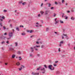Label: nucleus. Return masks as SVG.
Returning <instances> with one entry per match:
<instances>
[{
    "instance_id": "38",
    "label": "nucleus",
    "mask_w": 75,
    "mask_h": 75,
    "mask_svg": "<svg viewBox=\"0 0 75 75\" xmlns=\"http://www.w3.org/2000/svg\"><path fill=\"white\" fill-rule=\"evenodd\" d=\"M58 61H55V63H58Z\"/></svg>"
},
{
    "instance_id": "40",
    "label": "nucleus",
    "mask_w": 75,
    "mask_h": 75,
    "mask_svg": "<svg viewBox=\"0 0 75 75\" xmlns=\"http://www.w3.org/2000/svg\"><path fill=\"white\" fill-rule=\"evenodd\" d=\"M64 0H62V3H64Z\"/></svg>"
},
{
    "instance_id": "8",
    "label": "nucleus",
    "mask_w": 75,
    "mask_h": 75,
    "mask_svg": "<svg viewBox=\"0 0 75 75\" xmlns=\"http://www.w3.org/2000/svg\"><path fill=\"white\" fill-rule=\"evenodd\" d=\"M33 31H34L32 30H28L27 31V32H28V33H33Z\"/></svg>"
},
{
    "instance_id": "27",
    "label": "nucleus",
    "mask_w": 75,
    "mask_h": 75,
    "mask_svg": "<svg viewBox=\"0 0 75 75\" xmlns=\"http://www.w3.org/2000/svg\"><path fill=\"white\" fill-rule=\"evenodd\" d=\"M48 4H49L48 7H50L51 6V4H50V3H49Z\"/></svg>"
},
{
    "instance_id": "60",
    "label": "nucleus",
    "mask_w": 75,
    "mask_h": 75,
    "mask_svg": "<svg viewBox=\"0 0 75 75\" xmlns=\"http://www.w3.org/2000/svg\"><path fill=\"white\" fill-rule=\"evenodd\" d=\"M71 12H74V10H71Z\"/></svg>"
},
{
    "instance_id": "16",
    "label": "nucleus",
    "mask_w": 75,
    "mask_h": 75,
    "mask_svg": "<svg viewBox=\"0 0 75 75\" xmlns=\"http://www.w3.org/2000/svg\"><path fill=\"white\" fill-rule=\"evenodd\" d=\"M30 49L32 50L31 52H33V51H34V49H33V47H31Z\"/></svg>"
},
{
    "instance_id": "41",
    "label": "nucleus",
    "mask_w": 75,
    "mask_h": 75,
    "mask_svg": "<svg viewBox=\"0 0 75 75\" xmlns=\"http://www.w3.org/2000/svg\"><path fill=\"white\" fill-rule=\"evenodd\" d=\"M21 34L22 35H25V33H22Z\"/></svg>"
},
{
    "instance_id": "61",
    "label": "nucleus",
    "mask_w": 75,
    "mask_h": 75,
    "mask_svg": "<svg viewBox=\"0 0 75 75\" xmlns=\"http://www.w3.org/2000/svg\"><path fill=\"white\" fill-rule=\"evenodd\" d=\"M10 27H12V25L11 24L10 25Z\"/></svg>"
},
{
    "instance_id": "2",
    "label": "nucleus",
    "mask_w": 75,
    "mask_h": 75,
    "mask_svg": "<svg viewBox=\"0 0 75 75\" xmlns=\"http://www.w3.org/2000/svg\"><path fill=\"white\" fill-rule=\"evenodd\" d=\"M41 71H42V74H45V68H43L40 69Z\"/></svg>"
},
{
    "instance_id": "7",
    "label": "nucleus",
    "mask_w": 75,
    "mask_h": 75,
    "mask_svg": "<svg viewBox=\"0 0 75 75\" xmlns=\"http://www.w3.org/2000/svg\"><path fill=\"white\" fill-rule=\"evenodd\" d=\"M9 50H11V51H15V50H14V49L12 47L9 48Z\"/></svg>"
},
{
    "instance_id": "36",
    "label": "nucleus",
    "mask_w": 75,
    "mask_h": 75,
    "mask_svg": "<svg viewBox=\"0 0 75 75\" xmlns=\"http://www.w3.org/2000/svg\"><path fill=\"white\" fill-rule=\"evenodd\" d=\"M20 27H22L23 28L24 27V26L23 25H20Z\"/></svg>"
},
{
    "instance_id": "59",
    "label": "nucleus",
    "mask_w": 75,
    "mask_h": 75,
    "mask_svg": "<svg viewBox=\"0 0 75 75\" xmlns=\"http://www.w3.org/2000/svg\"><path fill=\"white\" fill-rule=\"evenodd\" d=\"M35 26L37 27H39V26H38V25H36Z\"/></svg>"
},
{
    "instance_id": "28",
    "label": "nucleus",
    "mask_w": 75,
    "mask_h": 75,
    "mask_svg": "<svg viewBox=\"0 0 75 75\" xmlns=\"http://www.w3.org/2000/svg\"><path fill=\"white\" fill-rule=\"evenodd\" d=\"M39 68H37V71H39V70H40V68H41V67H39Z\"/></svg>"
},
{
    "instance_id": "23",
    "label": "nucleus",
    "mask_w": 75,
    "mask_h": 75,
    "mask_svg": "<svg viewBox=\"0 0 75 75\" xmlns=\"http://www.w3.org/2000/svg\"><path fill=\"white\" fill-rule=\"evenodd\" d=\"M19 58H20L19 59L20 61V60H21V59H22V58H21V57H19Z\"/></svg>"
},
{
    "instance_id": "35",
    "label": "nucleus",
    "mask_w": 75,
    "mask_h": 75,
    "mask_svg": "<svg viewBox=\"0 0 75 75\" xmlns=\"http://www.w3.org/2000/svg\"><path fill=\"white\" fill-rule=\"evenodd\" d=\"M21 67H22V68H24V67H25L24 66H23V65H21Z\"/></svg>"
},
{
    "instance_id": "45",
    "label": "nucleus",
    "mask_w": 75,
    "mask_h": 75,
    "mask_svg": "<svg viewBox=\"0 0 75 75\" xmlns=\"http://www.w3.org/2000/svg\"><path fill=\"white\" fill-rule=\"evenodd\" d=\"M7 12V10H4V13H6V12Z\"/></svg>"
},
{
    "instance_id": "54",
    "label": "nucleus",
    "mask_w": 75,
    "mask_h": 75,
    "mask_svg": "<svg viewBox=\"0 0 75 75\" xmlns=\"http://www.w3.org/2000/svg\"><path fill=\"white\" fill-rule=\"evenodd\" d=\"M3 28H4V30H5V29H6V28L4 26V27H3Z\"/></svg>"
},
{
    "instance_id": "13",
    "label": "nucleus",
    "mask_w": 75,
    "mask_h": 75,
    "mask_svg": "<svg viewBox=\"0 0 75 75\" xmlns=\"http://www.w3.org/2000/svg\"><path fill=\"white\" fill-rule=\"evenodd\" d=\"M15 57H16V55L13 54L12 55V58H15Z\"/></svg>"
},
{
    "instance_id": "46",
    "label": "nucleus",
    "mask_w": 75,
    "mask_h": 75,
    "mask_svg": "<svg viewBox=\"0 0 75 75\" xmlns=\"http://www.w3.org/2000/svg\"><path fill=\"white\" fill-rule=\"evenodd\" d=\"M54 67H57V65H56L55 64H54Z\"/></svg>"
},
{
    "instance_id": "44",
    "label": "nucleus",
    "mask_w": 75,
    "mask_h": 75,
    "mask_svg": "<svg viewBox=\"0 0 75 75\" xmlns=\"http://www.w3.org/2000/svg\"><path fill=\"white\" fill-rule=\"evenodd\" d=\"M39 42H36V43L37 44H39Z\"/></svg>"
},
{
    "instance_id": "56",
    "label": "nucleus",
    "mask_w": 75,
    "mask_h": 75,
    "mask_svg": "<svg viewBox=\"0 0 75 75\" xmlns=\"http://www.w3.org/2000/svg\"><path fill=\"white\" fill-rule=\"evenodd\" d=\"M2 18L3 19H4V17L3 16L2 17Z\"/></svg>"
},
{
    "instance_id": "33",
    "label": "nucleus",
    "mask_w": 75,
    "mask_h": 75,
    "mask_svg": "<svg viewBox=\"0 0 75 75\" xmlns=\"http://www.w3.org/2000/svg\"><path fill=\"white\" fill-rule=\"evenodd\" d=\"M40 54H37V57H40Z\"/></svg>"
},
{
    "instance_id": "39",
    "label": "nucleus",
    "mask_w": 75,
    "mask_h": 75,
    "mask_svg": "<svg viewBox=\"0 0 75 75\" xmlns=\"http://www.w3.org/2000/svg\"><path fill=\"white\" fill-rule=\"evenodd\" d=\"M36 47H37V48H38V47H40V46L36 45Z\"/></svg>"
},
{
    "instance_id": "6",
    "label": "nucleus",
    "mask_w": 75,
    "mask_h": 75,
    "mask_svg": "<svg viewBox=\"0 0 75 75\" xmlns=\"http://www.w3.org/2000/svg\"><path fill=\"white\" fill-rule=\"evenodd\" d=\"M17 54H18V55H21V54H22V53L21 51H18L17 52Z\"/></svg>"
},
{
    "instance_id": "62",
    "label": "nucleus",
    "mask_w": 75,
    "mask_h": 75,
    "mask_svg": "<svg viewBox=\"0 0 75 75\" xmlns=\"http://www.w3.org/2000/svg\"><path fill=\"white\" fill-rule=\"evenodd\" d=\"M6 43H7V44H9V42H8V41H7L6 42Z\"/></svg>"
},
{
    "instance_id": "34",
    "label": "nucleus",
    "mask_w": 75,
    "mask_h": 75,
    "mask_svg": "<svg viewBox=\"0 0 75 75\" xmlns=\"http://www.w3.org/2000/svg\"><path fill=\"white\" fill-rule=\"evenodd\" d=\"M22 69V67H21V68H19V71H21Z\"/></svg>"
},
{
    "instance_id": "15",
    "label": "nucleus",
    "mask_w": 75,
    "mask_h": 75,
    "mask_svg": "<svg viewBox=\"0 0 75 75\" xmlns=\"http://www.w3.org/2000/svg\"><path fill=\"white\" fill-rule=\"evenodd\" d=\"M16 30H17V31H20V29H19V28H18V27L16 28Z\"/></svg>"
},
{
    "instance_id": "12",
    "label": "nucleus",
    "mask_w": 75,
    "mask_h": 75,
    "mask_svg": "<svg viewBox=\"0 0 75 75\" xmlns=\"http://www.w3.org/2000/svg\"><path fill=\"white\" fill-rule=\"evenodd\" d=\"M26 4V2H22V5L23 6H25V4Z\"/></svg>"
},
{
    "instance_id": "26",
    "label": "nucleus",
    "mask_w": 75,
    "mask_h": 75,
    "mask_svg": "<svg viewBox=\"0 0 75 75\" xmlns=\"http://www.w3.org/2000/svg\"><path fill=\"white\" fill-rule=\"evenodd\" d=\"M2 24L3 23H0V25H1V27H2V26H3V25H2Z\"/></svg>"
},
{
    "instance_id": "9",
    "label": "nucleus",
    "mask_w": 75,
    "mask_h": 75,
    "mask_svg": "<svg viewBox=\"0 0 75 75\" xmlns=\"http://www.w3.org/2000/svg\"><path fill=\"white\" fill-rule=\"evenodd\" d=\"M16 65H17L18 67H19V66H20V63L19 62H18L17 63H16Z\"/></svg>"
},
{
    "instance_id": "24",
    "label": "nucleus",
    "mask_w": 75,
    "mask_h": 75,
    "mask_svg": "<svg viewBox=\"0 0 75 75\" xmlns=\"http://www.w3.org/2000/svg\"><path fill=\"white\" fill-rule=\"evenodd\" d=\"M60 23H64V22H63V21H62L61 20L60 21Z\"/></svg>"
},
{
    "instance_id": "43",
    "label": "nucleus",
    "mask_w": 75,
    "mask_h": 75,
    "mask_svg": "<svg viewBox=\"0 0 75 75\" xmlns=\"http://www.w3.org/2000/svg\"><path fill=\"white\" fill-rule=\"evenodd\" d=\"M11 37H9V38H7V40H10L11 38Z\"/></svg>"
},
{
    "instance_id": "47",
    "label": "nucleus",
    "mask_w": 75,
    "mask_h": 75,
    "mask_svg": "<svg viewBox=\"0 0 75 75\" xmlns=\"http://www.w3.org/2000/svg\"><path fill=\"white\" fill-rule=\"evenodd\" d=\"M67 13H70V11H67Z\"/></svg>"
},
{
    "instance_id": "55",
    "label": "nucleus",
    "mask_w": 75,
    "mask_h": 75,
    "mask_svg": "<svg viewBox=\"0 0 75 75\" xmlns=\"http://www.w3.org/2000/svg\"><path fill=\"white\" fill-rule=\"evenodd\" d=\"M4 35H7V33H6L4 34Z\"/></svg>"
},
{
    "instance_id": "37",
    "label": "nucleus",
    "mask_w": 75,
    "mask_h": 75,
    "mask_svg": "<svg viewBox=\"0 0 75 75\" xmlns=\"http://www.w3.org/2000/svg\"><path fill=\"white\" fill-rule=\"evenodd\" d=\"M49 30V29L48 28H46V31H48Z\"/></svg>"
},
{
    "instance_id": "42",
    "label": "nucleus",
    "mask_w": 75,
    "mask_h": 75,
    "mask_svg": "<svg viewBox=\"0 0 75 75\" xmlns=\"http://www.w3.org/2000/svg\"><path fill=\"white\" fill-rule=\"evenodd\" d=\"M65 55H62V58H64V57H65Z\"/></svg>"
},
{
    "instance_id": "31",
    "label": "nucleus",
    "mask_w": 75,
    "mask_h": 75,
    "mask_svg": "<svg viewBox=\"0 0 75 75\" xmlns=\"http://www.w3.org/2000/svg\"><path fill=\"white\" fill-rule=\"evenodd\" d=\"M44 45H42L41 46V48H44Z\"/></svg>"
},
{
    "instance_id": "64",
    "label": "nucleus",
    "mask_w": 75,
    "mask_h": 75,
    "mask_svg": "<svg viewBox=\"0 0 75 75\" xmlns=\"http://www.w3.org/2000/svg\"><path fill=\"white\" fill-rule=\"evenodd\" d=\"M63 35H64V36H67V35L66 34H63Z\"/></svg>"
},
{
    "instance_id": "53",
    "label": "nucleus",
    "mask_w": 75,
    "mask_h": 75,
    "mask_svg": "<svg viewBox=\"0 0 75 75\" xmlns=\"http://www.w3.org/2000/svg\"><path fill=\"white\" fill-rule=\"evenodd\" d=\"M53 8H54L53 7H51V10H52V9H53Z\"/></svg>"
},
{
    "instance_id": "57",
    "label": "nucleus",
    "mask_w": 75,
    "mask_h": 75,
    "mask_svg": "<svg viewBox=\"0 0 75 75\" xmlns=\"http://www.w3.org/2000/svg\"><path fill=\"white\" fill-rule=\"evenodd\" d=\"M39 42L40 43V44H42V42Z\"/></svg>"
},
{
    "instance_id": "52",
    "label": "nucleus",
    "mask_w": 75,
    "mask_h": 75,
    "mask_svg": "<svg viewBox=\"0 0 75 75\" xmlns=\"http://www.w3.org/2000/svg\"><path fill=\"white\" fill-rule=\"evenodd\" d=\"M4 43V41H3V42H1V44H3Z\"/></svg>"
},
{
    "instance_id": "58",
    "label": "nucleus",
    "mask_w": 75,
    "mask_h": 75,
    "mask_svg": "<svg viewBox=\"0 0 75 75\" xmlns=\"http://www.w3.org/2000/svg\"><path fill=\"white\" fill-rule=\"evenodd\" d=\"M33 37H34V36H33V35L31 36H30V38H33Z\"/></svg>"
},
{
    "instance_id": "4",
    "label": "nucleus",
    "mask_w": 75,
    "mask_h": 75,
    "mask_svg": "<svg viewBox=\"0 0 75 75\" xmlns=\"http://www.w3.org/2000/svg\"><path fill=\"white\" fill-rule=\"evenodd\" d=\"M32 75H39V73H36V72H32Z\"/></svg>"
},
{
    "instance_id": "1",
    "label": "nucleus",
    "mask_w": 75,
    "mask_h": 75,
    "mask_svg": "<svg viewBox=\"0 0 75 75\" xmlns=\"http://www.w3.org/2000/svg\"><path fill=\"white\" fill-rule=\"evenodd\" d=\"M52 65H49L48 67V68H49V69L51 70V71H53V70H54V67H53L52 68Z\"/></svg>"
},
{
    "instance_id": "30",
    "label": "nucleus",
    "mask_w": 75,
    "mask_h": 75,
    "mask_svg": "<svg viewBox=\"0 0 75 75\" xmlns=\"http://www.w3.org/2000/svg\"><path fill=\"white\" fill-rule=\"evenodd\" d=\"M57 15V14H55V13H54V15H53V16L54 17H55L56 16V15Z\"/></svg>"
},
{
    "instance_id": "19",
    "label": "nucleus",
    "mask_w": 75,
    "mask_h": 75,
    "mask_svg": "<svg viewBox=\"0 0 75 75\" xmlns=\"http://www.w3.org/2000/svg\"><path fill=\"white\" fill-rule=\"evenodd\" d=\"M64 17H65V19L66 20H67V19H68V17L67 16H64Z\"/></svg>"
},
{
    "instance_id": "49",
    "label": "nucleus",
    "mask_w": 75,
    "mask_h": 75,
    "mask_svg": "<svg viewBox=\"0 0 75 75\" xmlns=\"http://www.w3.org/2000/svg\"><path fill=\"white\" fill-rule=\"evenodd\" d=\"M58 51H59V52H60L61 51V50H60V48H59Z\"/></svg>"
},
{
    "instance_id": "5",
    "label": "nucleus",
    "mask_w": 75,
    "mask_h": 75,
    "mask_svg": "<svg viewBox=\"0 0 75 75\" xmlns=\"http://www.w3.org/2000/svg\"><path fill=\"white\" fill-rule=\"evenodd\" d=\"M63 44H64V42L63 41L60 42L59 46L60 47H62V45H61Z\"/></svg>"
},
{
    "instance_id": "11",
    "label": "nucleus",
    "mask_w": 75,
    "mask_h": 75,
    "mask_svg": "<svg viewBox=\"0 0 75 75\" xmlns=\"http://www.w3.org/2000/svg\"><path fill=\"white\" fill-rule=\"evenodd\" d=\"M23 2V1H20L18 2V3L19 4H22Z\"/></svg>"
},
{
    "instance_id": "20",
    "label": "nucleus",
    "mask_w": 75,
    "mask_h": 75,
    "mask_svg": "<svg viewBox=\"0 0 75 75\" xmlns=\"http://www.w3.org/2000/svg\"><path fill=\"white\" fill-rule=\"evenodd\" d=\"M15 46H17L18 45V43L17 42H16L15 43Z\"/></svg>"
},
{
    "instance_id": "32",
    "label": "nucleus",
    "mask_w": 75,
    "mask_h": 75,
    "mask_svg": "<svg viewBox=\"0 0 75 75\" xmlns=\"http://www.w3.org/2000/svg\"><path fill=\"white\" fill-rule=\"evenodd\" d=\"M44 67H45V68H47V66L46 65H44Z\"/></svg>"
},
{
    "instance_id": "48",
    "label": "nucleus",
    "mask_w": 75,
    "mask_h": 75,
    "mask_svg": "<svg viewBox=\"0 0 75 75\" xmlns=\"http://www.w3.org/2000/svg\"><path fill=\"white\" fill-rule=\"evenodd\" d=\"M37 48V47L36 46H34L33 48Z\"/></svg>"
},
{
    "instance_id": "51",
    "label": "nucleus",
    "mask_w": 75,
    "mask_h": 75,
    "mask_svg": "<svg viewBox=\"0 0 75 75\" xmlns=\"http://www.w3.org/2000/svg\"><path fill=\"white\" fill-rule=\"evenodd\" d=\"M42 6H43V3H42L41 4V6L42 7Z\"/></svg>"
},
{
    "instance_id": "14",
    "label": "nucleus",
    "mask_w": 75,
    "mask_h": 75,
    "mask_svg": "<svg viewBox=\"0 0 75 75\" xmlns=\"http://www.w3.org/2000/svg\"><path fill=\"white\" fill-rule=\"evenodd\" d=\"M71 20H75V18H74L73 17H72L71 18Z\"/></svg>"
},
{
    "instance_id": "50",
    "label": "nucleus",
    "mask_w": 75,
    "mask_h": 75,
    "mask_svg": "<svg viewBox=\"0 0 75 75\" xmlns=\"http://www.w3.org/2000/svg\"><path fill=\"white\" fill-rule=\"evenodd\" d=\"M68 46H69V47H70V44H68Z\"/></svg>"
},
{
    "instance_id": "63",
    "label": "nucleus",
    "mask_w": 75,
    "mask_h": 75,
    "mask_svg": "<svg viewBox=\"0 0 75 75\" xmlns=\"http://www.w3.org/2000/svg\"><path fill=\"white\" fill-rule=\"evenodd\" d=\"M2 50H4L3 47H2Z\"/></svg>"
},
{
    "instance_id": "21",
    "label": "nucleus",
    "mask_w": 75,
    "mask_h": 75,
    "mask_svg": "<svg viewBox=\"0 0 75 75\" xmlns=\"http://www.w3.org/2000/svg\"><path fill=\"white\" fill-rule=\"evenodd\" d=\"M55 21V24H57V23H58V21Z\"/></svg>"
},
{
    "instance_id": "17",
    "label": "nucleus",
    "mask_w": 75,
    "mask_h": 75,
    "mask_svg": "<svg viewBox=\"0 0 75 75\" xmlns=\"http://www.w3.org/2000/svg\"><path fill=\"white\" fill-rule=\"evenodd\" d=\"M40 13H41V15H42V14L44 13V12L43 11H40Z\"/></svg>"
},
{
    "instance_id": "10",
    "label": "nucleus",
    "mask_w": 75,
    "mask_h": 75,
    "mask_svg": "<svg viewBox=\"0 0 75 75\" xmlns=\"http://www.w3.org/2000/svg\"><path fill=\"white\" fill-rule=\"evenodd\" d=\"M48 12H49V11H46L45 12V15H47L48 14Z\"/></svg>"
},
{
    "instance_id": "29",
    "label": "nucleus",
    "mask_w": 75,
    "mask_h": 75,
    "mask_svg": "<svg viewBox=\"0 0 75 75\" xmlns=\"http://www.w3.org/2000/svg\"><path fill=\"white\" fill-rule=\"evenodd\" d=\"M64 15H65V14H64V13H63L62 14V17H64Z\"/></svg>"
},
{
    "instance_id": "22",
    "label": "nucleus",
    "mask_w": 75,
    "mask_h": 75,
    "mask_svg": "<svg viewBox=\"0 0 75 75\" xmlns=\"http://www.w3.org/2000/svg\"><path fill=\"white\" fill-rule=\"evenodd\" d=\"M58 4H59V6H61V3L60 2H59L58 3Z\"/></svg>"
},
{
    "instance_id": "25",
    "label": "nucleus",
    "mask_w": 75,
    "mask_h": 75,
    "mask_svg": "<svg viewBox=\"0 0 75 75\" xmlns=\"http://www.w3.org/2000/svg\"><path fill=\"white\" fill-rule=\"evenodd\" d=\"M30 57H33V54H30Z\"/></svg>"
},
{
    "instance_id": "3",
    "label": "nucleus",
    "mask_w": 75,
    "mask_h": 75,
    "mask_svg": "<svg viewBox=\"0 0 75 75\" xmlns=\"http://www.w3.org/2000/svg\"><path fill=\"white\" fill-rule=\"evenodd\" d=\"M9 37H12L13 36V32L9 33Z\"/></svg>"
},
{
    "instance_id": "18",
    "label": "nucleus",
    "mask_w": 75,
    "mask_h": 75,
    "mask_svg": "<svg viewBox=\"0 0 75 75\" xmlns=\"http://www.w3.org/2000/svg\"><path fill=\"white\" fill-rule=\"evenodd\" d=\"M59 71H57L56 72V74L57 75H58V74H59Z\"/></svg>"
}]
</instances>
